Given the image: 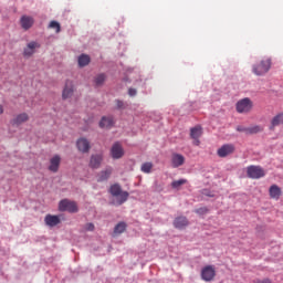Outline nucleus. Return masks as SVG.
I'll use <instances>...</instances> for the list:
<instances>
[{
    "label": "nucleus",
    "mask_w": 283,
    "mask_h": 283,
    "mask_svg": "<svg viewBox=\"0 0 283 283\" xmlns=\"http://www.w3.org/2000/svg\"><path fill=\"white\" fill-rule=\"evenodd\" d=\"M153 167H154V165L151 163H145L142 165V171L144 174H151Z\"/></svg>",
    "instance_id": "28"
},
{
    "label": "nucleus",
    "mask_w": 283,
    "mask_h": 283,
    "mask_svg": "<svg viewBox=\"0 0 283 283\" xmlns=\"http://www.w3.org/2000/svg\"><path fill=\"white\" fill-rule=\"evenodd\" d=\"M193 140V145H196L198 147V145H200V138H192Z\"/></svg>",
    "instance_id": "37"
},
{
    "label": "nucleus",
    "mask_w": 283,
    "mask_h": 283,
    "mask_svg": "<svg viewBox=\"0 0 283 283\" xmlns=\"http://www.w3.org/2000/svg\"><path fill=\"white\" fill-rule=\"evenodd\" d=\"M195 213H198L199 216H205V214L209 213V209L207 207L199 208V209L195 210Z\"/></svg>",
    "instance_id": "31"
},
{
    "label": "nucleus",
    "mask_w": 283,
    "mask_h": 283,
    "mask_svg": "<svg viewBox=\"0 0 283 283\" xmlns=\"http://www.w3.org/2000/svg\"><path fill=\"white\" fill-rule=\"evenodd\" d=\"M247 176L252 180H260V178H264V176H266V172L264 171V168L260 166H249L247 168Z\"/></svg>",
    "instance_id": "3"
},
{
    "label": "nucleus",
    "mask_w": 283,
    "mask_h": 283,
    "mask_svg": "<svg viewBox=\"0 0 283 283\" xmlns=\"http://www.w3.org/2000/svg\"><path fill=\"white\" fill-rule=\"evenodd\" d=\"M253 283H271V280L264 279V280H254Z\"/></svg>",
    "instance_id": "35"
},
{
    "label": "nucleus",
    "mask_w": 283,
    "mask_h": 283,
    "mask_svg": "<svg viewBox=\"0 0 283 283\" xmlns=\"http://www.w3.org/2000/svg\"><path fill=\"white\" fill-rule=\"evenodd\" d=\"M269 193L272 200H277L282 197V188L277 185H272L269 189Z\"/></svg>",
    "instance_id": "17"
},
{
    "label": "nucleus",
    "mask_w": 283,
    "mask_h": 283,
    "mask_svg": "<svg viewBox=\"0 0 283 283\" xmlns=\"http://www.w3.org/2000/svg\"><path fill=\"white\" fill-rule=\"evenodd\" d=\"M44 222L46 227H56L57 224H61V219L59 218V216L46 214L44 218Z\"/></svg>",
    "instance_id": "16"
},
{
    "label": "nucleus",
    "mask_w": 283,
    "mask_h": 283,
    "mask_svg": "<svg viewBox=\"0 0 283 283\" xmlns=\"http://www.w3.org/2000/svg\"><path fill=\"white\" fill-rule=\"evenodd\" d=\"M202 136V127L196 126L190 129V138H200Z\"/></svg>",
    "instance_id": "24"
},
{
    "label": "nucleus",
    "mask_w": 283,
    "mask_h": 283,
    "mask_svg": "<svg viewBox=\"0 0 283 283\" xmlns=\"http://www.w3.org/2000/svg\"><path fill=\"white\" fill-rule=\"evenodd\" d=\"M99 127L102 129H109L111 127H114V117H112V116L102 117V119L99 122Z\"/></svg>",
    "instance_id": "18"
},
{
    "label": "nucleus",
    "mask_w": 283,
    "mask_h": 283,
    "mask_svg": "<svg viewBox=\"0 0 283 283\" xmlns=\"http://www.w3.org/2000/svg\"><path fill=\"white\" fill-rule=\"evenodd\" d=\"M49 28H51L52 30H55L56 34L61 32V24L56 21H51L49 24Z\"/></svg>",
    "instance_id": "30"
},
{
    "label": "nucleus",
    "mask_w": 283,
    "mask_h": 283,
    "mask_svg": "<svg viewBox=\"0 0 283 283\" xmlns=\"http://www.w3.org/2000/svg\"><path fill=\"white\" fill-rule=\"evenodd\" d=\"M109 193L113 196L112 205L115 207H120V205H125L129 198V192L123 191V188H120V185L115 184L111 186Z\"/></svg>",
    "instance_id": "1"
},
{
    "label": "nucleus",
    "mask_w": 283,
    "mask_h": 283,
    "mask_svg": "<svg viewBox=\"0 0 283 283\" xmlns=\"http://www.w3.org/2000/svg\"><path fill=\"white\" fill-rule=\"evenodd\" d=\"M185 227H189V220L187 219V217H177L174 220L175 229H185Z\"/></svg>",
    "instance_id": "19"
},
{
    "label": "nucleus",
    "mask_w": 283,
    "mask_h": 283,
    "mask_svg": "<svg viewBox=\"0 0 283 283\" xmlns=\"http://www.w3.org/2000/svg\"><path fill=\"white\" fill-rule=\"evenodd\" d=\"M237 132H243L244 134H249V127L238 126Z\"/></svg>",
    "instance_id": "32"
},
{
    "label": "nucleus",
    "mask_w": 283,
    "mask_h": 283,
    "mask_svg": "<svg viewBox=\"0 0 283 283\" xmlns=\"http://www.w3.org/2000/svg\"><path fill=\"white\" fill-rule=\"evenodd\" d=\"M126 229H127V223L119 222L115 226L114 233H115V235H120V233H125Z\"/></svg>",
    "instance_id": "23"
},
{
    "label": "nucleus",
    "mask_w": 283,
    "mask_h": 283,
    "mask_svg": "<svg viewBox=\"0 0 283 283\" xmlns=\"http://www.w3.org/2000/svg\"><path fill=\"white\" fill-rule=\"evenodd\" d=\"M216 277V268L213 265H207L201 270V280L203 282H212Z\"/></svg>",
    "instance_id": "6"
},
{
    "label": "nucleus",
    "mask_w": 283,
    "mask_h": 283,
    "mask_svg": "<svg viewBox=\"0 0 283 283\" xmlns=\"http://www.w3.org/2000/svg\"><path fill=\"white\" fill-rule=\"evenodd\" d=\"M171 165L174 168L182 167V165H185V156L180 154H172Z\"/></svg>",
    "instance_id": "20"
},
{
    "label": "nucleus",
    "mask_w": 283,
    "mask_h": 283,
    "mask_svg": "<svg viewBox=\"0 0 283 283\" xmlns=\"http://www.w3.org/2000/svg\"><path fill=\"white\" fill-rule=\"evenodd\" d=\"M264 128H262L261 126H251L248 127V134H260V132H263Z\"/></svg>",
    "instance_id": "29"
},
{
    "label": "nucleus",
    "mask_w": 283,
    "mask_h": 283,
    "mask_svg": "<svg viewBox=\"0 0 283 283\" xmlns=\"http://www.w3.org/2000/svg\"><path fill=\"white\" fill-rule=\"evenodd\" d=\"M30 120V116L28 113L18 114L12 120L11 125L19 127V125H23V123H28Z\"/></svg>",
    "instance_id": "11"
},
{
    "label": "nucleus",
    "mask_w": 283,
    "mask_h": 283,
    "mask_svg": "<svg viewBox=\"0 0 283 283\" xmlns=\"http://www.w3.org/2000/svg\"><path fill=\"white\" fill-rule=\"evenodd\" d=\"M103 163V154L92 155L88 166L91 169H98Z\"/></svg>",
    "instance_id": "12"
},
{
    "label": "nucleus",
    "mask_w": 283,
    "mask_h": 283,
    "mask_svg": "<svg viewBox=\"0 0 283 283\" xmlns=\"http://www.w3.org/2000/svg\"><path fill=\"white\" fill-rule=\"evenodd\" d=\"M116 107H117V109H123V107H124L123 101L117 99V101H116Z\"/></svg>",
    "instance_id": "34"
},
{
    "label": "nucleus",
    "mask_w": 283,
    "mask_h": 283,
    "mask_svg": "<svg viewBox=\"0 0 283 283\" xmlns=\"http://www.w3.org/2000/svg\"><path fill=\"white\" fill-rule=\"evenodd\" d=\"M128 94H129L130 96H136V94H137L136 88H129V90H128Z\"/></svg>",
    "instance_id": "36"
},
{
    "label": "nucleus",
    "mask_w": 283,
    "mask_h": 283,
    "mask_svg": "<svg viewBox=\"0 0 283 283\" xmlns=\"http://www.w3.org/2000/svg\"><path fill=\"white\" fill-rule=\"evenodd\" d=\"M91 57L87 54H81L77 59V63L80 67H86V65H90Z\"/></svg>",
    "instance_id": "22"
},
{
    "label": "nucleus",
    "mask_w": 283,
    "mask_h": 283,
    "mask_svg": "<svg viewBox=\"0 0 283 283\" xmlns=\"http://www.w3.org/2000/svg\"><path fill=\"white\" fill-rule=\"evenodd\" d=\"M111 156L114 160H119V158H123V156H125V150L123 149V145H120V143L116 142L112 146Z\"/></svg>",
    "instance_id": "7"
},
{
    "label": "nucleus",
    "mask_w": 283,
    "mask_h": 283,
    "mask_svg": "<svg viewBox=\"0 0 283 283\" xmlns=\"http://www.w3.org/2000/svg\"><path fill=\"white\" fill-rule=\"evenodd\" d=\"M76 146L78 151H82V154H87V151L91 149L90 140L85 138L77 139Z\"/></svg>",
    "instance_id": "15"
},
{
    "label": "nucleus",
    "mask_w": 283,
    "mask_h": 283,
    "mask_svg": "<svg viewBox=\"0 0 283 283\" xmlns=\"http://www.w3.org/2000/svg\"><path fill=\"white\" fill-rule=\"evenodd\" d=\"M271 125V129H273V127H277V125H283V113L273 117Z\"/></svg>",
    "instance_id": "25"
},
{
    "label": "nucleus",
    "mask_w": 283,
    "mask_h": 283,
    "mask_svg": "<svg viewBox=\"0 0 283 283\" xmlns=\"http://www.w3.org/2000/svg\"><path fill=\"white\" fill-rule=\"evenodd\" d=\"M21 28L24 30H30L34 25V18L30 15H22L20 19Z\"/></svg>",
    "instance_id": "14"
},
{
    "label": "nucleus",
    "mask_w": 283,
    "mask_h": 283,
    "mask_svg": "<svg viewBox=\"0 0 283 283\" xmlns=\"http://www.w3.org/2000/svg\"><path fill=\"white\" fill-rule=\"evenodd\" d=\"M74 94V83L72 81H66L64 90L62 92V98L65 101L67 98H72Z\"/></svg>",
    "instance_id": "10"
},
{
    "label": "nucleus",
    "mask_w": 283,
    "mask_h": 283,
    "mask_svg": "<svg viewBox=\"0 0 283 283\" xmlns=\"http://www.w3.org/2000/svg\"><path fill=\"white\" fill-rule=\"evenodd\" d=\"M106 78H107V75H105V73L98 74L97 76H95V80H94L95 85H97V86L103 85V83H105Z\"/></svg>",
    "instance_id": "26"
},
{
    "label": "nucleus",
    "mask_w": 283,
    "mask_h": 283,
    "mask_svg": "<svg viewBox=\"0 0 283 283\" xmlns=\"http://www.w3.org/2000/svg\"><path fill=\"white\" fill-rule=\"evenodd\" d=\"M59 167H61V156L54 155L50 159L49 171H52L53 174H56V171H59Z\"/></svg>",
    "instance_id": "13"
},
{
    "label": "nucleus",
    "mask_w": 283,
    "mask_h": 283,
    "mask_svg": "<svg viewBox=\"0 0 283 283\" xmlns=\"http://www.w3.org/2000/svg\"><path fill=\"white\" fill-rule=\"evenodd\" d=\"M41 48V44L39 42L32 41L27 44V46L23 50V56L25 59H30L35 52L36 49Z\"/></svg>",
    "instance_id": "9"
},
{
    "label": "nucleus",
    "mask_w": 283,
    "mask_h": 283,
    "mask_svg": "<svg viewBox=\"0 0 283 283\" xmlns=\"http://www.w3.org/2000/svg\"><path fill=\"white\" fill-rule=\"evenodd\" d=\"M182 185H187V179H179L171 182L172 189H180Z\"/></svg>",
    "instance_id": "27"
},
{
    "label": "nucleus",
    "mask_w": 283,
    "mask_h": 283,
    "mask_svg": "<svg viewBox=\"0 0 283 283\" xmlns=\"http://www.w3.org/2000/svg\"><path fill=\"white\" fill-rule=\"evenodd\" d=\"M251 109H253V102L248 97L240 99L237 103V112L239 114H249Z\"/></svg>",
    "instance_id": "5"
},
{
    "label": "nucleus",
    "mask_w": 283,
    "mask_h": 283,
    "mask_svg": "<svg viewBox=\"0 0 283 283\" xmlns=\"http://www.w3.org/2000/svg\"><path fill=\"white\" fill-rule=\"evenodd\" d=\"M233 151H235V146L232 144H226L217 150V154L219 158H227V156H231Z\"/></svg>",
    "instance_id": "8"
},
{
    "label": "nucleus",
    "mask_w": 283,
    "mask_h": 283,
    "mask_svg": "<svg viewBox=\"0 0 283 283\" xmlns=\"http://www.w3.org/2000/svg\"><path fill=\"white\" fill-rule=\"evenodd\" d=\"M60 211H69V213H78V206L74 201L63 199L59 203Z\"/></svg>",
    "instance_id": "4"
},
{
    "label": "nucleus",
    "mask_w": 283,
    "mask_h": 283,
    "mask_svg": "<svg viewBox=\"0 0 283 283\" xmlns=\"http://www.w3.org/2000/svg\"><path fill=\"white\" fill-rule=\"evenodd\" d=\"M271 70V59L261 60L259 64L253 65L252 72L255 76H264Z\"/></svg>",
    "instance_id": "2"
},
{
    "label": "nucleus",
    "mask_w": 283,
    "mask_h": 283,
    "mask_svg": "<svg viewBox=\"0 0 283 283\" xmlns=\"http://www.w3.org/2000/svg\"><path fill=\"white\" fill-rule=\"evenodd\" d=\"M3 114V105L0 104V116Z\"/></svg>",
    "instance_id": "38"
},
{
    "label": "nucleus",
    "mask_w": 283,
    "mask_h": 283,
    "mask_svg": "<svg viewBox=\"0 0 283 283\" xmlns=\"http://www.w3.org/2000/svg\"><path fill=\"white\" fill-rule=\"evenodd\" d=\"M109 176H112V168H107L105 170H102L97 175V182H105V180H109Z\"/></svg>",
    "instance_id": "21"
},
{
    "label": "nucleus",
    "mask_w": 283,
    "mask_h": 283,
    "mask_svg": "<svg viewBox=\"0 0 283 283\" xmlns=\"http://www.w3.org/2000/svg\"><path fill=\"white\" fill-rule=\"evenodd\" d=\"M85 231H94V223H86Z\"/></svg>",
    "instance_id": "33"
}]
</instances>
